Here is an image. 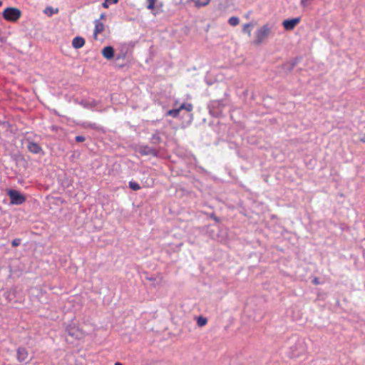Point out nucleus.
Returning a JSON list of instances; mask_svg holds the SVG:
<instances>
[{
  "mask_svg": "<svg viewBox=\"0 0 365 365\" xmlns=\"http://www.w3.org/2000/svg\"><path fill=\"white\" fill-rule=\"evenodd\" d=\"M271 29L268 25H264L260 27L255 33V40L254 43L257 45L261 44L269 35Z\"/></svg>",
  "mask_w": 365,
  "mask_h": 365,
  "instance_id": "obj_1",
  "label": "nucleus"
},
{
  "mask_svg": "<svg viewBox=\"0 0 365 365\" xmlns=\"http://www.w3.org/2000/svg\"><path fill=\"white\" fill-rule=\"evenodd\" d=\"M4 18L10 21H16L21 16V11L18 9L7 8L3 12Z\"/></svg>",
  "mask_w": 365,
  "mask_h": 365,
  "instance_id": "obj_2",
  "label": "nucleus"
},
{
  "mask_svg": "<svg viewBox=\"0 0 365 365\" xmlns=\"http://www.w3.org/2000/svg\"><path fill=\"white\" fill-rule=\"evenodd\" d=\"M8 195L10 197L11 204L13 205H21L26 200L25 197L16 190H9L8 191Z\"/></svg>",
  "mask_w": 365,
  "mask_h": 365,
  "instance_id": "obj_3",
  "label": "nucleus"
},
{
  "mask_svg": "<svg viewBox=\"0 0 365 365\" xmlns=\"http://www.w3.org/2000/svg\"><path fill=\"white\" fill-rule=\"evenodd\" d=\"M300 18L289 19L283 21L282 25L287 31L293 30L296 26L299 23Z\"/></svg>",
  "mask_w": 365,
  "mask_h": 365,
  "instance_id": "obj_4",
  "label": "nucleus"
},
{
  "mask_svg": "<svg viewBox=\"0 0 365 365\" xmlns=\"http://www.w3.org/2000/svg\"><path fill=\"white\" fill-rule=\"evenodd\" d=\"M29 356L27 350L24 347H20L17 349L16 357L17 360L20 362L25 361Z\"/></svg>",
  "mask_w": 365,
  "mask_h": 365,
  "instance_id": "obj_5",
  "label": "nucleus"
},
{
  "mask_svg": "<svg viewBox=\"0 0 365 365\" xmlns=\"http://www.w3.org/2000/svg\"><path fill=\"white\" fill-rule=\"evenodd\" d=\"M68 336L73 337L77 339H82L83 337V333L78 329L75 327H71L68 329Z\"/></svg>",
  "mask_w": 365,
  "mask_h": 365,
  "instance_id": "obj_6",
  "label": "nucleus"
},
{
  "mask_svg": "<svg viewBox=\"0 0 365 365\" xmlns=\"http://www.w3.org/2000/svg\"><path fill=\"white\" fill-rule=\"evenodd\" d=\"M139 153L143 155H153L155 156L157 155V152L154 148H152L149 146H141L139 148Z\"/></svg>",
  "mask_w": 365,
  "mask_h": 365,
  "instance_id": "obj_7",
  "label": "nucleus"
},
{
  "mask_svg": "<svg viewBox=\"0 0 365 365\" xmlns=\"http://www.w3.org/2000/svg\"><path fill=\"white\" fill-rule=\"evenodd\" d=\"M102 55L108 60L112 59L114 56V49L112 46H106L102 50Z\"/></svg>",
  "mask_w": 365,
  "mask_h": 365,
  "instance_id": "obj_8",
  "label": "nucleus"
},
{
  "mask_svg": "<svg viewBox=\"0 0 365 365\" xmlns=\"http://www.w3.org/2000/svg\"><path fill=\"white\" fill-rule=\"evenodd\" d=\"M27 148L31 153L34 154H38L42 151L41 147L34 142H29Z\"/></svg>",
  "mask_w": 365,
  "mask_h": 365,
  "instance_id": "obj_9",
  "label": "nucleus"
},
{
  "mask_svg": "<svg viewBox=\"0 0 365 365\" xmlns=\"http://www.w3.org/2000/svg\"><path fill=\"white\" fill-rule=\"evenodd\" d=\"M95 29H94V38L97 39V36L98 34H101L104 30V25L100 21V20H96L95 21Z\"/></svg>",
  "mask_w": 365,
  "mask_h": 365,
  "instance_id": "obj_10",
  "label": "nucleus"
},
{
  "mask_svg": "<svg viewBox=\"0 0 365 365\" xmlns=\"http://www.w3.org/2000/svg\"><path fill=\"white\" fill-rule=\"evenodd\" d=\"M85 44V40L80 36L75 37L72 41V45L75 48H81Z\"/></svg>",
  "mask_w": 365,
  "mask_h": 365,
  "instance_id": "obj_11",
  "label": "nucleus"
},
{
  "mask_svg": "<svg viewBox=\"0 0 365 365\" xmlns=\"http://www.w3.org/2000/svg\"><path fill=\"white\" fill-rule=\"evenodd\" d=\"M80 104L83 107V108H92L93 107H95L96 105H97V103L96 101L94 100H92V101H86V100H83L81 101Z\"/></svg>",
  "mask_w": 365,
  "mask_h": 365,
  "instance_id": "obj_12",
  "label": "nucleus"
},
{
  "mask_svg": "<svg viewBox=\"0 0 365 365\" xmlns=\"http://www.w3.org/2000/svg\"><path fill=\"white\" fill-rule=\"evenodd\" d=\"M58 9H54L53 7L51 6H47L44 10H43V13L46 15H48V16H52L53 14H56L58 13Z\"/></svg>",
  "mask_w": 365,
  "mask_h": 365,
  "instance_id": "obj_13",
  "label": "nucleus"
},
{
  "mask_svg": "<svg viewBox=\"0 0 365 365\" xmlns=\"http://www.w3.org/2000/svg\"><path fill=\"white\" fill-rule=\"evenodd\" d=\"M197 7H202L207 6L210 0H192Z\"/></svg>",
  "mask_w": 365,
  "mask_h": 365,
  "instance_id": "obj_14",
  "label": "nucleus"
},
{
  "mask_svg": "<svg viewBox=\"0 0 365 365\" xmlns=\"http://www.w3.org/2000/svg\"><path fill=\"white\" fill-rule=\"evenodd\" d=\"M228 23L232 26H235L239 24L240 23V19L238 17H236V16H232L228 20Z\"/></svg>",
  "mask_w": 365,
  "mask_h": 365,
  "instance_id": "obj_15",
  "label": "nucleus"
},
{
  "mask_svg": "<svg viewBox=\"0 0 365 365\" xmlns=\"http://www.w3.org/2000/svg\"><path fill=\"white\" fill-rule=\"evenodd\" d=\"M180 111V110L179 108L172 109V110H168L167 114L173 118H177L179 115Z\"/></svg>",
  "mask_w": 365,
  "mask_h": 365,
  "instance_id": "obj_16",
  "label": "nucleus"
},
{
  "mask_svg": "<svg viewBox=\"0 0 365 365\" xmlns=\"http://www.w3.org/2000/svg\"><path fill=\"white\" fill-rule=\"evenodd\" d=\"M207 323V319L203 317H199L197 320V324L199 327H203Z\"/></svg>",
  "mask_w": 365,
  "mask_h": 365,
  "instance_id": "obj_17",
  "label": "nucleus"
},
{
  "mask_svg": "<svg viewBox=\"0 0 365 365\" xmlns=\"http://www.w3.org/2000/svg\"><path fill=\"white\" fill-rule=\"evenodd\" d=\"M118 2V0H105V1L102 4L103 8H108L110 4H115Z\"/></svg>",
  "mask_w": 365,
  "mask_h": 365,
  "instance_id": "obj_18",
  "label": "nucleus"
},
{
  "mask_svg": "<svg viewBox=\"0 0 365 365\" xmlns=\"http://www.w3.org/2000/svg\"><path fill=\"white\" fill-rule=\"evenodd\" d=\"M179 109L181 110L182 109H185L187 111H191L192 110V106L190 103H182Z\"/></svg>",
  "mask_w": 365,
  "mask_h": 365,
  "instance_id": "obj_19",
  "label": "nucleus"
},
{
  "mask_svg": "<svg viewBox=\"0 0 365 365\" xmlns=\"http://www.w3.org/2000/svg\"><path fill=\"white\" fill-rule=\"evenodd\" d=\"M129 187L130 189H132L133 190H135V191L140 189V186L139 185V184L135 182H133V181H130L129 182Z\"/></svg>",
  "mask_w": 365,
  "mask_h": 365,
  "instance_id": "obj_20",
  "label": "nucleus"
},
{
  "mask_svg": "<svg viewBox=\"0 0 365 365\" xmlns=\"http://www.w3.org/2000/svg\"><path fill=\"white\" fill-rule=\"evenodd\" d=\"M252 27V24H246L243 26L242 31L245 33H247L249 36H251V30L250 28Z\"/></svg>",
  "mask_w": 365,
  "mask_h": 365,
  "instance_id": "obj_21",
  "label": "nucleus"
},
{
  "mask_svg": "<svg viewBox=\"0 0 365 365\" xmlns=\"http://www.w3.org/2000/svg\"><path fill=\"white\" fill-rule=\"evenodd\" d=\"M148 1V9L152 10L154 9V6L155 4L156 0H147Z\"/></svg>",
  "mask_w": 365,
  "mask_h": 365,
  "instance_id": "obj_22",
  "label": "nucleus"
},
{
  "mask_svg": "<svg viewBox=\"0 0 365 365\" xmlns=\"http://www.w3.org/2000/svg\"><path fill=\"white\" fill-rule=\"evenodd\" d=\"M20 242H21V240L20 239H14L12 242H11V245L13 247H17L20 245Z\"/></svg>",
  "mask_w": 365,
  "mask_h": 365,
  "instance_id": "obj_23",
  "label": "nucleus"
},
{
  "mask_svg": "<svg viewBox=\"0 0 365 365\" xmlns=\"http://www.w3.org/2000/svg\"><path fill=\"white\" fill-rule=\"evenodd\" d=\"M76 141L78 143H81L85 140V138L83 135H78L76 137Z\"/></svg>",
  "mask_w": 365,
  "mask_h": 365,
  "instance_id": "obj_24",
  "label": "nucleus"
},
{
  "mask_svg": "<svg viewBox=\"0 0 365 365\" xmlns=\"http://www.w3.org/2000/svg\"><path fill=\"white\" fill-rule=\"evenodd\" d=\"M310 0H301V4L303 7H307L309 4Z\"/></svg>",
  "mask_w": 365,
  "mask_h": 365,
  "instance_id": "obj_25",
  "label": "nucleus"
},
{
  "mask_svg": "<svg viewBox=\"0 0 365 365\" xmlns=\"http://www.w3.org/2000/svg\"><path fill=\"white\" fill-rule=\"evenodd\" d=\"M312 283H313L314 284H319V278L315 277V278L312 280Z\"/></svg>",
  "mask_w": 365,
  "mask_h": 365,
  "instance_id": "obj_26",
  "label": "nucleus"
},
{
  "mask_svg": "<svg viewBox=\"0 0 365 365\" xmlns=\"http://www.w3.org/2000/svg\"><path fill=\"white\" fill-rule=\"evenodd\" d=\"M105 18H106V15L104 14H101L100 16L99 20L101 21V19H104Z\"/></svg>",
  "mask_w": 365,
  "mask_h": 365,
  "instance_id": "obj_27",
  "label": "nucleus"
},
{
  "mask_svg": "<svg viewBox=\"0 0 365 365\" xmlns=\"http://www.w3.org/2000/svg\"><path fill=\"white\" fill-rule=\"evenodd\" d=\"M360 140L363 143H365V134L360 138Z\"/></svg>",
  "mask_w": 365,
  "mask_h": 365,
  "instance_id": "obj_28",
  "label": "nucleus"
},
{
  "mask_svg": "<svg viewBox=\"0 0 365 365\" xmlns=\"http://www.w3.org/2000/svg\"><path fill=\"white\" fill-rule=\"evenodd\" d=\"M115 365H123V364H122L121 363H120V362H116V363L115 364Z\"/></svg>",
  "mask_w": 365,
  "mask_h": 365,
  "instance_id": "obj_29",
  "label": "nucleus"
},
{
  "mask_svg": "<svg viewBox=\"0 0 365 365\" xmlns=\"http://www.w3.org/2000/svg\"><path fill=\"white\" fill-rule=\"evenodd\" d=\"M215 103H218V104H220V103L214 102V103H213V104H212V107H215Z\"/></svg>",
  "mask_w": 365,
  "mask_h": 365,
  "instance_id": "obj_30",
  "label": "nucleus"
},
{
  "mask_svg": "<svg viewBox=\"0 0 365 365\" xmlns=\"http://www.w3.org/2000/svg\"><path fill=\"white\" fill-rule=\"evenodd\" d=\"M213 218H214V220H216V221H217V220H218V219H217L216 217H214Z\"/></svg>",
  "mask_w": 365,
  "mask_h": 365,
  "instance_id": "obj_31",
  "label": "nucleus"
},
{
  "mask_svg": "<svg viewBox=\"0 0 365 365\" xmlns=\"http://www.w3.org/2000/svg\"><path fill=\"white\" fill-rule=\"evenodd\" d=\"M1 5H2V2H1V1H0V6H1Z\"/></svg>",
  "mask_w": 365,
  "mask_h": 365,
  "instance_id": "obj_32",
  "label": "nucleus"
}]
</instances>
